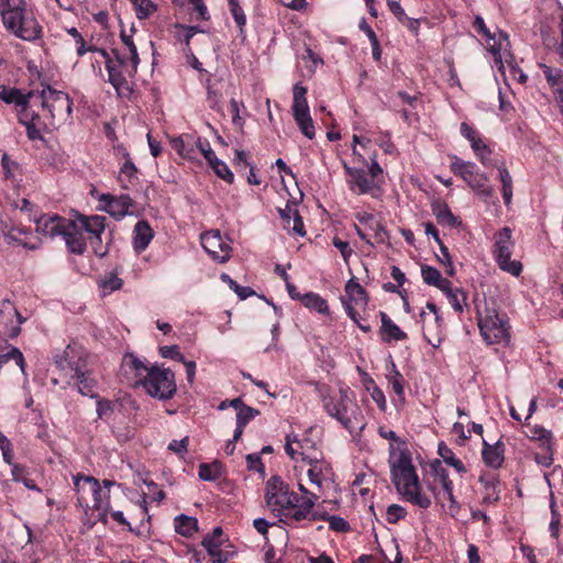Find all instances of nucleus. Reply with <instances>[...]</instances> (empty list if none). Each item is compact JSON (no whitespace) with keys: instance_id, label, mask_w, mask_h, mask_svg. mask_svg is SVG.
<instances>
[{"instance_id":"45","label":"nucleus","mask_w":563,"mask_h":563,"mask_svg":"<svg viewBox=\"0 0 563 563\" xmlns=\"http://www.w3.org/2000/svg\"><path fill=\"white\" fill-rule=\"evenodd\" d=\"M229 10L239 27L240 35L244 36V27L246 25V15L239 3V0H228Z\"/></svg>"},{"instance_id":"25","label":"nucleus","mask_w":563,"mask_h":563,"mask_svg":"<svg viewBox=\"0 0 563 563\" xmlns=\"http://www.w3.org/2000/svg\"><path fill=\"white\" fill-rule=\"evenodd\" d=\"M344 168L346 175L349 176L350 188L356 194L364 195L376 187V185L373 183V179L369 178L364 169L353 168L346 165H344Z\"/></svg>"},{"instance_id":"61","label":"nucleus","mask_w":563,"mask_h":563,"mask_svg":"<svg viewBox=\"0 0 563 563\" xmlns=\"http://www.w3.org/2000/svg\"><path fill=\"white\" fill-rule=\"evenodd\" d=\"M544 479L549 488H552L553 482L563 483V468L560 465L554 466L551 472L544 473Z\"/></svg>"},{"instance_id":"26","label":"nucleus","mask_w":563,"mask_h":563,"mask_svg":"<svg viewBox=\"0 0 563 563\" xmlns=\"http://www.w3.org/2000/svg\"><path fill=\"white\" fill-rule=\"evenodd\" d=\"M154 238V231L146 220L136 222L133 229V247L136 253L145 251Z\"/></svg>"},{"instance_id":"63","label":"nucleus","mask_w":563,"mask_h":563,"mask_svg":"<svg viewBox=\"0 0 563 563\" xmlns=\"http://www.w3.org/2000/svg\"><path fill=\"white\" fill-rule=\"evenodd\" d=\"M159 353L163 357L172 358L175 361H184V355L180 353L177 345L162 346Z\"/></svg>"},{"instance_id":"48","label":"nucleus","mask_w":563,"mask_h":563,"mask_svg":"<svg viewBox=\"0 0 563 563\" xmlns=\"http://www.w3.org/2000/svg\"><path fill=\"white\" fill-rule=\"evenodd\" d=\"M209 165L219 178L225 180L228 184L233 183L234 175L224 162L220 161L219 158H214V161Z\"/></svg>"},{"instance_id":"59","label":"nucleus","mask_w":563,"mask_h":563,"mask_svg":"<svg viewBox=\"0 0 563 563\" xmlns=\"http://www.w3.org/2000/svg\"><path fill=\"white\" fill-rule=\"evenodd\" d=\"M332 244L340 251L345 263H349L350 257L353 254V250L351 249L349 242L334 236L332 240Z\"/></svg>"},{"instance_id":"22","label":"nucleus","mask_w":563,"mask_h":563,"mask_svg":"<svg viewBox=\"0 0 563 563\" xmlns=\"http://www.w3.org/2000/svg\"><path fill=\"white\" fill-rule=\"evenodd\" d=\"M354 217L361 225H364L367 230L373 232V238L377 243L383 244L388 241V231L375 214L362 211L355 213Z\"/></svg>"},{"instance_id":"1","label":"nucleus","mask_w":563,"mask_h":563,"mask_svg":"<svg viewBox=\"0 0 563 563\" xmlns=\"http://www.w3.org/2000/svg\"><path fill=\"white\" fill-rule=\"evenodd\" d=\"M73 101L68 93L46 86L35 91L31 112L24 110L21 124L26 128L31 141L42 140L43 132L57 129L71 118Z\"/></svg>"},{"instance_id":"19","label":"nucleus","mask_w":563,"mask_h":563,"mask_svg":"<svg viewBox=\"0 0 563 563\" xmlns=\"http://www.w3.org/2000/svg\"><path fill=\"white\" fill-rule=\"evenodd\" d=\"M150 368L151 366L145 364L133 353H126L122 358L121 369L124 375H133L134 386H141L143 384V378H146Z\"/></svg>"},{"instance_id":"43","label":"nucleus","mask_w":563,"mask_h":563,"mask_svg":"<svg viewBox=\"0 0 563 563\" xmlns=\"http://www.w3.org/2000/svg\"><path fill=\"white\" fill-rule=\"evenodd\" d=\"M243 108L245 110V106L243 102H239L236 99L232 98L230 100L229 104V111L232 115V124L234 129L243 134L244 133V125H245V119L240 114V108Z\"/></svg>"},{"instance_id":"2","label":"nucleus","mask_w":563,"mask_h":563,"mask_svg":"<svg viewBox=\"0 0 563 563\" xmlns=\"http://www.w3.org/2000/svg\"><path fill=\"white\" fill-rule=\"evenodd\" d=\"M265 499L267 507L279 521L292 526L302 520H314L313 498L299 496L279 476H272L266 483Z\"/></svg>"},{"instance_id":"18","label":"nucleus","mask_w":563,"mask_h":563,"mask_svg":"<svg viewBox=\"0 0 563 563\" xmlns=\"http://www.w3.org/2000/svg\"><path fill=\"white\" fill-rule=\"evenodd\" d=\"M100 201L104 203V210L117 220L124 218L134 206L129 195L112 196L102 195Z\"/></svg>"},{"instance_id":"21","label":"nucleus","mask_w":563,"mask_h":563,"mask_svg":"<svg viewBox=\"0 0 563 563\" xmlns=\"http://www.w3.org/2000/svg\"><path fill=\"white\" fill-rule=\"evenodd\" d=\"M478 482L483 487L482 505H495L500 499L499 477L490 472H482Z\"/></svg>"},{"instance_id":"17","label":"nucleus","mask_w":563,"mask_h":563,"mask_svg":"<svg viewBox=\"0 0 563 563\" xmlns=\"http://www.w3.org/2000/svg\"><path fill=\"white\" fill-rule=\"evenodd\" d=\"M201 245L213 260L220 263H224L230 258L231 249L222 241L219 231L202 234Z\"/></svg>"},{"instance_id":"60","label":"nucleus","mask_w":563,"mask_h":563,"mask_svg":"<svg viewBox=\"0 0 563 563\" xmlns=\"http://www.w3.org/2000/svg\"><path fill=\"white\" fill-rule=\"evenodd\" d=\"M246 465L250 471L260 472L262 474L265 472V466L260 454L253 453L246 455Z\"/></svg>"},{"instance_id":"56","label":"nucleus","mask_w":563,"mask_h":563,"mask_svg":"<svg viewBox=\"0 0 563 563\" xmlns=\"http://www.w3.org/2000/svg\"><path fill=\"white\" fill-rule=\"evenodd\" d=\"M197 150L203 155L208 164H211L214 158H218L206 137H199Z\"/></svg>"},{"instance_id":"64","label":"nucleus","mask_w":563,"mask_h":563,"mask_svg":"<svg viewBox=\"0 0 563 563\" xmlns=\"http://www.w3.org/2000/svg\"><path fill=\"white\" fill-rule=\"evenodd\" d=\"M207 100L210 109L214 111L221 110V93L213 90L210 86L207 87Z\"/></svg>"},{"instance_id":"41","label":"nucleus","mask_w":563,"mask_h":563,"mask_svg":"<svg viewBox=\"0 0 563 563\" xmlns=\"http://www.w3.org/2000/svg\"><path fill=\"white\" fill-rule=\"evenodd\" d=\"M135 15L139 20H146L153 15L158 7L152 0H137L132 2Z\"/></svg>"},{"instance_id":"37","label":"nucleus","mask_w":563,"mask_h":563,"mask_svg":"<svg viewBox=\"0 0 563 563\" xmlns=\"http://www.w3.org/2000/svg\"><path fill=\"white\" fill-rule=\"evenodd\" d=\"M539 67L553 95H555L558 88H563V70L550 67L545 64H539Z\"/></svg>"},{"instance_id":"13","label":"nucleus","mask_w":563,"mask_h":563,"mask_svg":"<svg viewBox=\"0 0 563 563\" xmlns=\"http://www.w3.org/2000/svg\"><path fill=\"white\" fill-rule=\"evenodd\" d=\"M93 52H98L106 59V69L109 76V82L120 90L128 85V81L120 70L121 67H128V56L121 53L118 48L111 49L108 53L104 48L93 47Z\"/></svg>"},{"instance_id":"47","label":"nucleus","mask_w":563,"mask_h":563,"mask_svg":"<svg viewBox=\"0 0 563 563\" xmlns=\"http://www.w3.org/2000/svg\"><path fill=\"white\" fill-rule=\"evenodd\" d=\"M221 280L227 283L229 287L239 296L240 299L244 300L250 296L255 295V291L251 287H244L233 280L228 274L221 275Z\"/></svg>"},{"instance_id":"6","label":"nucleus","mask_w":563,"mask_h":563,"mask_svg":"<svg viewBox=\"0 0 563 563\" xmlns=\"http://www.w3.org/2000/svg\"><path fill=\"white\" fill-rule=\"evenodd\" d=\"M478 298L474 299L477 325L484 341L488 344H499L510 338V327L507 316L500 314L496 309L494 301L488 302L484 299V308L477 303Z\"/></svg>"},{"instance_id":"9","label":"nucleus","mask_w":563,"mask_h":563,"mask_svg":"<svg viewBox=\"0 0 563 563\" xmlns=\"http://www.w3.org/2000/svg\"><path fill=\"white\" fill-rule=\"evenodd\" d=\"M514 246L512 230L509 227H504L494 234L493 256L498 267L518 277L522 272V264L510 260Z\"/></svg>"},{"instance_id":"16","label":"nucleus","mask_w":563,"mask_h":563,"mask_svg":"<svg viewBox=\"0 0 563 563\" xmlns=\"http://www.w3.org/2000/svg\"><path fill=\"white\" fill-rule=\"evenodd\" d=\"M35 230L38 234L46 238H55L62 235L68 222L67 219L58 214L41 213L36 216L34 212Z\"/></svg>"},{"instance_id":"57","label":"nucleus","mask_w":563,"mask_h":563,"mask_svg":"<svg viewBox=\"0 0 563 563\" xmlns=\"http://www.w3.org/2000/svg\"><path fill=\"white\" fill-rule=\"evenodd\" d=\"M188 2L192 5V11L197 13V20H210V14L203 0H188Z\"/></svg>"},{"instance_id":"3","label":"nucleus","mask_w":563,"mask_h":563,"mask_svg":"<svg viewBox=\"0 0 563 563\" xmlns=\"http://www.w3.org/2000/svg\"><path fill=\"white\" fill-rule=\"evenodd\" d=\"M389 466L390 477L398 493L405 500L412 505L428 509L432 501L431 498L422 493L419 477L412 464L411 453L405 448L396 454L395 446L389 445Z\"/></svg>"},{"instance_id":"15","label":"nucleus","mask_w":563,"mask_h":563,"mask_svg":"<svg viewBox=\"0 0 563 563\" xmlns=\"http://www.w3.org/2000/svg\"><path fill=\"white\" fill-rule=\"evenodd\" d=\"M34 90L24 93L16 87L0 85V99L7 104H14L18 109V121L21 124V114L24 110L31 112L33 108Z\"/></svg>"},{"instance_id":"54","label":"nucleus","mask_w":563,"mask_h":563,"mask_svg":"<svg viewBox=\"0 0 563 563\" xmlns=\"http://www.w3.org/2000/svg\"><path fill=\"white\" fill-rule=\"evenodd\" d=\"M324 519L329 522V528L335 532L345 533L351 530L350 523L342 517L328 516Z\"/></svg>"},{"instance_id":"36","label":"nucleus","mask_w":563,"mask_h":563,"mask_svg":"<svg viewBox=\"0 0 563 563\" xmlns=\"http://www.w3.org/2000/svg\"><path fill=\"white\" fill-rule=\"evenodd\" d=\"M302 305L310 309L314 310L321 314H330V309L325 299H323L319 294L309 291L302 296Z\"/></svg>"},{"instance_id":"23","label":"nucleus","mask_w":563,"mask_h":563,"mask_svg":"<svg viewBox=\"0 0 563 563\" xmlns=\"http://www.w3.org/2000/svg\"><path fill=\"white\" fill-rule=\"evenodd\" d=\"M200 136L189 133L181 134L170 140V145L179 156L188 161L196 159L197 146Z\"/></svg>"},{"instance_id":"52","label":"nucleus","mask_w":563,"mask_h":563,"mask_svg":"<svg viewBox=\"0 0 563 563\" xmlns=\"http://www.w3.org/2000/svg\"><path fill=\"white\" fill-rule=\"evenodd\" d=\"M438 244H439V247L441 251V257L438 256V260L440 263H442L445 266V273L449 276H453L455 274V268H454L449 249L444 245V243L442 241H440V243H438Z\"/></svg>"},{"instance_id":"29","label":"nucleus","mask_w":563,"mask_h":563,"mask_svg":"<svg viewBox=\"0 0 563 563\" xmlns=\"http://www.w3.org/2000/svg\"><path fill=\"white\" fill-rule=\"evenodd\" d=\"M88 478H95V477L90 476V475H85L81 473H77L76 475L73 476L77 506L82 508L85 510V514H88V510L90 509V506H89V503L87 499V495H90L89 494L90 483H88L86 481Z\"/></svg>"},{"instance_id":"62","label":"nucleus","mask_w":563,"mask_h":563,"mask_svg":"<svg viewBox=\"0 0 563 563\" xmlns=\"http://www.w3.org/2000/svg\"><path fill=\"white\" fill-rule=\"evenodd\" d=\"M529 431L531 433V435H530L531 440L537 441V442H539V441L547 442L548 438L551 437V434H552V432L550 430H547L540 426H533V427L529 428Z\"/></svg>"},{"instance_id":"11","label":"nucleus","mask_w":563,"mask_h":563,"mask_svg":"<svg viewBox=\"0 0 563 563\" xmlns=\"http://www.w3.org/2000/svg\"><path fill=\"white\" fill-rule=\"evenodd\" d=\"M57 366L65 372L68 380L84 376V373L91 371V355L81 346L67 345L59 360H56Z\"/></svg>"},{"instance_id":"27","label":"nucleus","mask_w":563,"mask_h":563,"mask_svg":"<svg viewBox=\"0 0 563 563\" xmlns=\"http://www.w3.org/2000/svg\"><path fill=\"white\" fill-rule=\"evenodd\" d=\"M380 330L379 334L384 342L390 343L391 341H404L407 340L408 335L404 332L386 312L380 311Z\"/></svg>"},{"instance_id":"51","label":"nucleus","mask_w":563,"mask_h":563,"mask_svg":"<svg viewBox=\"0 0 563 563\" xmlns=\"http://www.w3.org/2000/svg\"><path fill=\"white\" fill-rule=\"evenodd\" d=\"M368 384H372V391L369 393L372 399L376 402L379 410L385 412L387 405L384 391L376 385L372 377H368Z\"/></svg>"},{"instance_id":"7","label":"nucleus","mask_w":563,"mask_h":563,"mask_svg":"<svg viewBox=\"0 0 563 563\" xmlns=\"http://www.w3.org/2000/svg\"><path fill=\"white\" fill-rule=\"evenodd\" d=\"M4 27L16 37L24 41H34L41 37L42 26L35 18L34 11L27 4L20 10L14 9L4 16Z\"/></svg>"},{"instance_id":"49","label":"nucleus","mask_w":563,"mask_h":563,"mask_svg":"<svg viewBox=\"0 0 563 563\" xmlns=\"http://www.w3.org/2000/svg\"><path fill=\"white\" fill-rule=\"evenodd\" d=\"M219 463L214 462L213 464L201 463L199 465L198 475L202 481H214L219 477Z\"/></svg>"},{"instance_id":"46","label":"nucleus","mask_w":563,"mask_h":563,"mask_svg":"<svg viewBox=\"0 0 563 563\" xmlns=\"http://www.w3.org/2000/svg\"><path fill=\"white\" fill-rule=\"evenodd\" d=\"M136 167L132 159L129 157L120 169L119 181L122 188L128 189V185L132 183V179L136 175Z\"/></svg>"},{"instance_id":"44","label":"nucleus","mask_w":563,"mask_h":563,"mask_svg":"<svg viewBox=\"0 0 563 563\" xmlns=\"http://www.w3.org/2000/svg\"><path fill=\"white\" fill-rule=\"evenodd\" d=\"M280 218L285 221V228L298 235H305V225L298 210L294 211L292 225L290 227L291 217L285 210L279 211Z\"/></svg>"},{"instance_id":"33","label":"nucleus","mask_w":563,"mask_h":563,"mask_svg":"<svg viewBox=\"0 0 563 563\" xmlns=\"http://www.w3.org/2000/svg\"><path fill=\"white\" fill-rule=\"evenodd\" d=\"M539 449L541 450L540 452H536L534 453V461L538 465H541L543 467H549L553 464V454H554V444H555V439L553 437V434H551V437L548 438V441L547 442H543V441H539Z\"/></svg>"},{"instance_id":"38","label":"nucleus","mask_w":563,"mask_h":563,"mask_svg":"<svg viewBox=\"0 0 563 563\" xmlns=\"http://www.w3.org/2000/svg\"><path fill=\"white\" fill-rule=\"evenodd\" d=\"M438 454L443 459V461L452 466L459 474H465L466 467L463 462L457 459L454 452L444 443L440 442L438 445Z\"/></svg>"},{"instance_id":"35","label":"nucleus","mask_w":563,"mask_h":563,"mask_svg":"<svg viewBox=\"0 0 563 563\" xmlns=\"http://www.w3.org/2000/svg\"><path fill=\"white\" fill-rule=\"evenodd\" d=\"M421 277L427 285L437 287L440 290L450 285V280L442 277L439 269L427 264L421 265Z\"/></svg>"},{"instance_id":"14","label":"nucleus","mask_w":563,"mask_h":563,"mask_svg":"<svg viewBox=\"0 0 563 563\" xmlns=\"http://www.w3.org/2000/svg\"><path fill=\"white\" fill-rule=\"evenodd\" d=\"M26 318L22 317L14 303L4 299L0 307V327L3 328L5 339H15L21 333V324Z\"/></svg>"},{"instance_id":"10","label":"nucleus","mask_w":563,"mask_h":563,"mask_svg":"<svg viewBox=\"0 0 563 563\" xmlns=\"http://www.w3.org/2000/svg\"><path fill=\"white\" fill-rule=\"evenodd\" d=\"M146 393L158 399H170L176 393L175 375L169 368L151 366L143 384Z\"/></svg>"},{"instance_id":"12","label":"nucleus","mask_w":563,"mask_h":563,"mask_svg":"<svg viewBox=\"0 0 563 563\" xmlns=\"http://www.w3.org/2000/svg\"><path fill=\"white\" fill-rule=\"evenodd\" d=\"M307 88L301 82H297L292 88V117L300 132L309 140L316 136L313 120L310 115L308 101L306 98Z\"/></svg>"},{"instance_id":"5","label":"nucleus","mask_w":563,"mask_h":563,"mask_svg":"<svg viewBox=\"0 0 563 563\" xmlns=\"http://www.w3.org/2000/svg\"><path fill=\"white\" fill-rule=\"evenodd\" d=\"M316 390L325 412L338 420L344 429L352 433L356 429L364 428L362 411L357 404L349 397V387H340L336 395H332L330 387L322 384H317Z\"/></svg>"},{"instance_id":"24","label":"nucleus","mask_w":563,"mask_h":563,"mask_svg":"<svg viewBox=\"0 0 563 563\" xmlns=\"http://www.w3.org/2000/svg\"><path fill=\"white\" fill-rule=\"evenodd\" d=\"M2 234L8 243L22 245L27 250H36L38 246L27 241L31 235V229L23 225L5 224L1 229Z\"/></svg>"},{"instance_id":"20","label":"nucleus","mask_w":563,"mask_h":563,"mask_svg":"<svg viewBox=\"0 0 563 563\" xmlns=\"http://www.w3.org/2000/svg\"><path fill=\"white\" fill-rule=\"evenodd\" d=\"M482 460L490 468L498 470L505 461V443L499 439L496 443L489 444L485 439L482 443Z\"/></svg>"},{"instance_id":"58","label":"nucleus","mask_w":563,"mask_h":563,"mask_svg":"<svg viewBox=\"0 0 563 563\" xmlns=\"http://www.w3.org/2000/svg\"><path fill=\"white\" fill-rule=\"evenodd\" d=\"M15 208L20 209L22 212H25L29 216L30 220H34V212L36 216L40 214L38 208L36 205L32 203L29 199L22 198L15 203Z\"/></svg>"},{"instance_id":"50","label":"nucleus","mask_w":563,"mask_h":563,"mask_svg":"<svg viewBox=\"0 0 563 563\" xmlns=\"http://www.w3.org/2000/svg\"><path fill=\"white\" fill-rule=\"evenodd\" d=\"M258 415L260 411L257 409L246 405L236 412V424L245 428Z\"/></svg>"},{"instance_id":"4","label":"nucleus","mask_w":563,"mask_h":563,"mask_svg":"<svg viewBox=\"0 0 563 563\" xmlns=\"http://www.w3.org/2000/svg\"><path fill=\"white\" fill-rule=\"evenodd\" d=\"M104 217L79 214L75 220H68L62 236L70 253L84 254L88 240L95 254L102 257L107 253V250H103L101 245V235L104 232Z\"/></svg>"},{"instance_id":"42","label":"nucleus","mask_w":563,"mask_h":563,"mask_svg":"<svg viewBox=\"0 0 563 563\" xmlns=\"http://www.w3.org/2000/svg\"><path fill=\"white\" fill-rule=\"evenodd\" d=\"M86 481L90 483L89 494L92 496L93 501V505L90 507V509L103 508L107 494L102 493L100 482L97 478H88Z\"/></svg>"},{"instance_id":"40","label":"nucleus","mask_w":563,"mask_h":563,"mask_svg":"<svg viewBox=\"0 0 563 563\" xmlns=\"http://www.w3.org/2000/svg\"><path fill=\"white\" fill-rule=\"evenodd\" d=\"M393 391L396 394L401 402H405V379L402 374L396 368L393 363V373L387 376Z\"/></svg>"},{"instance_id":"28","label":"nucleus","mask_w":563,"mask_h":563,"mask_svg":"<svg viewBox=\"0 0 563 563\" xmlns=\"http://www.w3.org/2000/svg\"><path fill=\"white\" fill-rule=\"evenodd\" d=\"M67 385L76 388L77 391L82 396L98 398V395L95 393L98 385V380L92 369L87 372V374L84 373V376L81 377H76L71 380H67Z\"/></svg>"},{"instance_id":"55","label":"nucleus","mask_w":563,"mask_h":563,"mask_svg":"<svg viewBox=\"0 0 563 563\" xmlns=\"http://www.w3.org/2000/svg\"><path fill=\"white\" fill-rule=\"evenodd\" d=\"M129 55H130V62H131V69H126L128 74L130 76H133L137 70V65L140 64V57L137 53V48L133 41L129 42L126 45H124Z\"/></svg>"},{"instance_id":"30","label":"nucleus","mask_w":563,"mask_h":563,"mask_svg":"<svg viewBox=\"0 0 563 563\" xmlns=\"http://www.w3.org/2000/svg\"><path fill=\"white\" fill-rule=\"evenodd\" d=\"M330 473L331 465L325 460L321 459L309 461L308 477L310 483L316 485L318 488L322 487L323 479H325Z\"/></svg>"},{"instance_id":"32","label":"nucleus","mask_w":563,"mask_h":563,"mask_svg":"<svg viewBox=\"0 0 563 563\" xmlns=\"http://www.w3.org/2000/svg\"><path fill=\"white\" fill-rule=\"evenodd\" d=\"M345 294L349 298L350 302H353L355 306L366 307L368 303V294L366 290L360 285L355 277L349 279L344 287Z\"/></svg>"},{"instance_id":"39","label":"nucleus","mask_w":563,"mask_h":563,"mask_svg":"<svg viewBox=\"0 0 563 563\" xmlns=\"http://www.w3.org/2000/svg\"><path fill=\"white\" fill-rule=\"evenodd\" d=\"M175 530L184 537H191L198 531V520L194 517L180 515L175 518Z\"/></svg>"},{"instance_id":"53","label":"nucleus","mask_w":563,"mask_h":563,"mask_svg":"<svg viewBox=\"0 0 563 563\" xmlns=\"http://www.w3.org/2000/svg\"><path fill=\"white\" fill-rule=\"evenodd\" d=\"M407 515V510L397 504L389 505L386 511V520L389 523H397L399 520L404 519Z\"/></svg>"},{"instance_id":"8","label":"nucleus","mask_w":563,"mask_h":563,"mask_svg":"<svg viewBox=\"0 0 563 563\" xmlns=\"http://www.w3.org/2000/svg\"><path fill=\"white\" fill-rule=\"evenodd\" d=\"M450 169L454 175L461 177L485 201L494 197V188L487 184V176L481 173L473 162H466L457 156H453Z\"/></svg>"},{"instance_id":"31","label":"nucleus","mask_w":563,"mask_h":563,"mask_svg":"<svg viewBox=\"0 0 563 563\" xmlns=\"http://www.w3.org/2000/svg\"><path fill=\"white\" fill-rule=\"evenodd\" d=\"M432 213L440 225L449 228H457L461 221L455 217L449 206L444 201H435L432 203Z\"/></svg>"},{"instance_id":"34","label":"nucleus","mask_w":563,"mask_h":563,"mask_svg":"<svg viewBox=\"0 0 563 563\" xmlns=\"http://www.w3.org/2000/svg\"><path fill=\"white\" fill-rule=\"evenodd\" d=\"M441 291L446 296L452 308L456 312L462 313L464 308L467 306V294L462 288L453 287L451 282L450 285Z\"/></svg>"}]
</instances>
